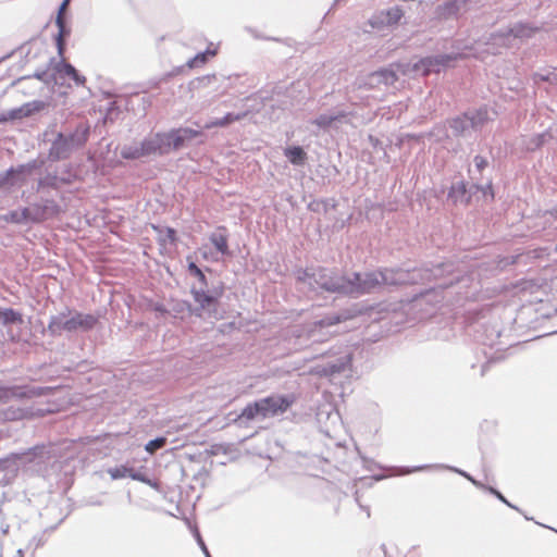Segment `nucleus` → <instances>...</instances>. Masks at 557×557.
<instances>
[{
    "label": "nucleus",
    "mask_w": 557,
    "mask_h": 557,
    "mask_svg": "<svg viewBox=\"0 0 557 557\" xmlns=\"http://www.w3.org/2000/svg\"><path fill=\"white\" fill-rule=\"evenodd\" d=\"M33 417L34 414L32 408L11 406L0 411V421L3 422L20 421L24 419H30Z\"/></svg>",
    "instance_id": "obj_25"
},
{
    "label": "nucleus",
    "mask_w": 557,
    "mask_h": 557,
    "mask_svg": "<svg viewBox=\"0 0 557 557\" xmlns=\"http://www.w3.org/2000/svg\"><path fill=\"white\" fill-rule=\"evenodd\" d=\"M453 263H438L432 269L421 268L412 270L383 269L366 273H352L343 276L326 268H306L295 272L297 287L305 293L325 290L358 297L372 293L382 285H404L440 280L446 273H453Z\"/></svg>",
    "instance_id": "obj_1"
},
{
    "label": "nucleus",
    "mask_w": 557,
    "mask_h": 557,
    "mask_svg": "<svg viewBox=\"0 0 557 557\" xmlns=\"http://www.w3.org/2000/svg\"><path fill=\"white\" fill-rule=\"evenodd\" d=\"M101 315H50L48 327L52 334L61 330L88 331L96 326Z\"/></svg>",
    "instance_id": "obj_10"
},
{
    "label": "nucleus",
    "mask_w": 557,
    "mask_h": 557,
    "mask_svg": "<svg viewBox=\"0 0 557 557\" xmlns=\"http://www.w3.org/2000/svg\"><path fill=\"white\" fill-rule=\"evenodd\" d=\"M354 85L357 88L374 89V88H379L383 84L381 83V79H380V76L377 75V73L372 72L366 76L358 77L356 79V82L354 83Z\"/></svg>",
    "instance_id": "obj_32"
},
{
    "label": "nucleus",
    "mask_w": 557,
    "mask_h": 557,
    "mask_svg": "<svg viewBox=\"0 0 557 557\" xmlns=\"http://www.w3.org/2000/svg\"><path fill=\"white\" fill-rule=\"evenodd\" d=\"M358 315H323L320 320L294 325L289 330V342L295 348H305L314 343L326 342L330 337L354 329Z\"/></svg>",
    "instance_id": "obj_3"
},
{
    "label": "nucleus",
    "mask_w": 557,
    "mask_h": 557,
    "mask_svg": "<svg viewBox=\"0 0 557 557\" xmlns=\"http://www.w3.org/2000/svg\"><path fill=\"white\" fill-rule=\"evenodd\" d=\"M351 355L346 354L334 360H329L323 364L317 366L315 372L323 377H333L345 372L351 366Z\"/></svg>",
    "instance_id": "obj_19"
},
{
    "label": "nucleus",
    "mask_w": 557,
    "mask_h": 557,
    "mask_svg": "<svg viewBox=\"0 0 557 557\" xmlns=\"http://www.w3.org/2000/svg\"><path fill=\"white\" fill-rule=\"evenodd\" d=\"M46 103L41 100H34L18 108L11 109L7 112L0 113V123H7L10 121L22 120L24 117L30 116L32 114L44 110Z\"/></svg>",
    "instance_id": "obj_18"
},
{
    "label": "nucleus",
    "mask_w": 557,
    "mask_h": 557,
    "mask_svg": "<svg viewBox=\"0 0 557 557\" xmlns=\"http://www.w3.org/2000/svg\"><path fill=\"white\" fill-rule=\"evenodd\" d=\"M148 473L145 467L133 468L131 467L129 479L145 483L147 481Z\"/></svg>",
    "instance_id": "obj_47"
},
{
    "label": "nucleus",
    "mask_w": 557,
    "mask_h": 557,
    "mask_svg": "<svg viewBox=\"0 0 557 557\" xmlns=\"http://www.w3.org/2000/svg\"><path fill=\"white\" fill-rule=\"evenodd\" d=\"M62 521H63V519H60L57 524L51 525V527L45 529L41 534L34 535L29 540L28 548H33L34 550H36L37 548L41 547L46 543L45 533L48 532V531H54L60 525V523Z\"/></svg>",
    "instance_id": "obj_39"
},
{
    "label": "nucleus",
    "mask_w": 557,
    "mask_h": 557,
    "mask_svg": "<svg viewBox=\"0 0 557 557\" xmlns=\"http://www.w3.org/2000/svg\"><path fill=\"white\" fill-rule=\"evenodd\" d=\"M375 72L380 76L381 83L385 86L393 85L397 81V75L393 70L382 69Z\"/></svg>",
    "instance_id": "obj_42"
},
{
    "label": "nucleus",
    "mask_w": 557,
    "mask_h": 557,
    "mask_svg": "<svg viewBox=\"0 0 557 557\" xmlns=\"http://www.w3.org/2000/svg\"><path fill=\"white\" fill-rule=\"evenodd\" d=\"M545 137H546L545 134L536 135L534 138V147H540L544 143Z\"/></svg>",
    "instance_id": "obj_59"
},
{
    "label": "nucleus",
    "mask_w": 557,
    "mask_h": 557,
    "mask_svg": "<svg viewBox=\"0 0 557 557\" xmlns=\"http://www.w3.org/2000/svg\"><path fill=\"white\" fill-rule=\"evenodd\" d=\"M488 112L485 108L475 111H468L462 115L456 116L449 121V126L455 136H470L472 132H478L488 121Z\"/></svg>",
    "instance_id": "obj_9"
},
{
    "label": "nucleus",
    "mask_w": 557,
    "mask_h": 557,
    "mask_svg": "<svg viewBox=\"0 0 557 557\" xmlns=\"http://www.w3.org/2000/svg\"><path fill=\"white\" fill-rule=\"evenodd\" d=\"M348 115L349 113L345 111L322 113L312 120L311 124L323 131L337 128L339 123L346 122Z\"/></svg>",
    "instance_id": "obj_22"
},
{
    "label": "nucleus",
    "mask_w": 557,
    "mask_h": 557,
    "mask_svg": "<svg viewBox=\"0 0 557 557\" xmlns=\"http://www.w3.org/2000/svg\"><path fill=\"white\" fill-rule=\"evenodd\" d=\"M554 334H557V329H555V330H544L542 333L533 335L532 337H529V338L524 339L523 342L534 341V339H537V338H541V337H545V336H550V335H554Z\"/></svg>",
    "instance_id": "obj_55"
},
{
    "label": "nucleus",
    "mask_w": 557,
    "mask_h": 557,
    "mask_svg": "<svg viewBox=\"0 0 557 557\" xmlns=\"http://www.w3.org/2000/svg\"><path fill=\"white\" fill-rule=\"evenodd\" d=\"M2 219L5 221V222H10V223H14V224H23V221L21 219V213L17 210H12L8 213H5Z\"/></svg>",
    "instance_id": "obj_53"
},
{
    "label": "nucleus",
    "mask_w": 557,
    "mask_h": 557,
    "mask_svg": "<svg viewBox=\"0 0 557 557\" xmlns=\"http://www.w3.org/2000/svg\"><path fill=\"white\" fill-rule=\"evenodd\" d=\"M188 271L190 275L198 278V286L194 285L191 288V293L195 301L200 306L203 310H215V306L218 300L221 298L223 294V287L218 286L211 289H207V278L201 269H199L196 263L190 262L188 264Z\"/></svg>",
    "instance_id": "obj_8"
},
{
    "label": "nucleus",
    "mask_w": 557,
    "mask_h": 557,
    "mask_svg": "<svg viewBox=\"0 0 557 557\" xmlns=\"http://www.w3.org/2000/svg\"><path fill=\"white\" fill-rule=\"evenodd\" d=\"M215 53H216V51L211 50V49H207L203 52H199L194 58H191L187 61L186 66L188 69L200 67L207 63L209 57H213V55H215Z\"/></svg>",
    "instance_id": "obj_36"
},
{
    "label": "nucleus",
    "mask_w": 557,
    "mask_h": 557,
    "mask_svg": "<svg viewBox=\"0 0 557 557\" xmlns=\"http://www.w3.org/2000/svg\"><path fill=\"white\" fill-rule=\"evenodd\" d=\"M12 509L21 522H27L33 516L40 515L25 491L15 494L12 500Z\"/></svg>",
    "instance_id": "obj_16"
},
{
    "label": "nucleus",
    "mask_w": 557,
    "mask_h": 557,
    "mask_svg": "<svg viewBox=\"0 0 557 557\" xmlns=\"http://www.w3.org/2000/svg\"><path fill=\"white\" fill-rule=\"evenodd\" d=\"M481 490H483L484 492H487L488 494L493 495L495 498H497L500 503H503L504 505H506L507 507L518 511V512H521V508H519L517 505L512 504L511 502H509L505 495L496 487L492 486V485H485L484 484V487H482Z\"/></svg>",
    "instance_id": "obj_37"
},
{
    "label": "nucleus",
    "mask_w": 557,
    "mask_h": 557,
    "mask_svg": "<svg viewBox=\"0 0 557 557\" xmlns=\"http://www.w3.org/2000/svg\"><path fill=\"white\" fill-rule=\"evenodd\" d=\"M121 156L126 160H136L146 157L143 144L124 145L121 149Z\"/></svg>",
    "instance_id": "obj_33"
},
{
    "label": "nucleus",
    "mask_w": 557,
    "mask_h": 557,
    "mask_svg": "<svg viewBox=\"0 0 557 557\" xmlns=\"http://www.w3.org/2000/svg\"><path fill=\"white\" fill-rule=\"evenodd\" d=\"M431 468L445 469V470L455 472V473L461 475L462 478L467 479L476 488L481 490L482 487H484V484L481 481L476 480L469 472H467V471H465V470H462L460 468H457L455 466H449V465H445V463H435V465H419V466L396 467V469L399 470V472L397 473L399 475H406V474H410V473H414V472H420V471H424V470L431 469Z\"/></svg>",
    "instance_id": "obj_14"
},
{
    "label": "nucleus",
    "mask_w": 557,
    "mask_h": 557,
    "mask_svg": "<svg viewBox=\"0 0 557 557\" xmlns=\"http://www.w3.org/2000/svg\"><path fill=\"white\" fill-rule=\"evenodd\" d=\"M176 233L173 228L166 227L165 231L160 235V240L163 245L173 244L176 240Z\"/></svg>",
    "instance_id": "obj_52"
},
{
    "label": "nucleus",
    "mask_w": 557,
    "mask_h": 557,
    "mask_svg": "<svg viewBox=\"0 0 557 557\" xmlns=\"http://www.w3.org/2000/svg\"><path fill=\"white\" fill-rule=\"evenodd\" d=\"M495 361H496L495 359L490 358L481 364V370H480L481 376H484L490 371L492 364L495 363Z\"/></svg>",
    "instance_id": "obj_57"
},
{
    "label": "nucleus",
    "mask_w": 557,
    "mask_h": 557,
    "mask_svg": "<svg viewBox=\"0 0 557 557\" xmlns=\"http://www.w3.org/2000/svg\"><path fill=\"white\" fill-rule=\"evenodd\" d=\"M535 82H547L549 84H557V69L547 71L546 73H536L534 75Z\"/></svg>",
    "instance_id": "obj_46"
},
{
    "label": "nucleus",
    "mask_w": 557,
    "mask_h": 557,
    "mask_svg": "<svg viewBox=\"0 0 557 557\" xmlns=\"http://www.w3.org/2000/svg\"><path fill=\"white\" fill-rule=\"evenodd\" d=\"M166 437L163 436V435H160V436H156L152 440H149L146 444H145V450L152 455L154 454L157 450L159 449H162L165 445H166Z\"/></svg>",
    "instance_id": "obj_40"
},
{
    "label": "nucleus",
    "mask_w": 557,
    "mask_h": 557,
    "mask_svg": "<svg viewBox=\"0 0 557 557\" xmlns=\"http://www.w3.org/2000/svg\"><path fill=\"white\" fill-rule=\"evenodd\" d=\"M55 24L59 28L58 36L55 38V44L58 48L59 55H63L64 47H65V40L64 38L70 35V29L65 25V21L63 16H57Z\"/></svg>",
    "instance_id": "obj_31"
},
{
    "label": "nucleus",
    "mask_w": 557,
    "mask_h": 557,
    "mask_svg": "<svg viewBox=\"0 0 557 557\" xmlns=\"http://www.w3.org/2000/svg\"><path fill=\"white\" fill-rule=\"evenodd\" d=\"M243 116L244 114L227 113L222 119H218V124H220V127H225L235 121H239Z\"/></svg>",
    "instance_id": "obj_51"
},
{
    "label": "nucleus",
    "mask_w": 557,
    "mask_h": 557,
    "mask_svg": "<svg viewBox=\"0 0 557 557\" xmlns=\"http://www.w3.org/2000/svg\"><path fill=\"white\" fill-rule=\"evenodd\" d=\"M41 163L37 160H33L26 164H21L16 168H13L14 172V186L21 187L27 184L29 177L32 176L35 170L40 169Z\"/></svg>",
    "instance_id": "obj_24"
},
{
    "label": "nucleus",
    "mask_w": 557,
    "mask_h": 557,
    "mask_svg": "<svg viewBox=\"0 0 557 557\" xmlns=\"http://www.w3.org/2000/svg\"><path fill=\"white\" fill-rule=\"evenodd\" d=\"M466 326L468 334L473 336V339L484 346L494 347L496 345L513 346L518 342L510 341L504 343L502 337H507V329L500 326L502 315H465Z\"/></svg>",
    "instance_id": "obj_7"
},
{
    "label": "nucleus",
    "mask_w": 557,
    "mask_h": 557,
    "mask_svg": "<svg viewBox=\"0 0 557 557\" xmlns=\"http://www.w3.org/2000/svg\"><path fill=\"white\" fill-rule=\"evenodd\" d=\"M454 281H458V277H454L449 283H440L429 290L416 293L412 299L406 300L408 304H414L409 310H414L417 305L440 302L443 299L441 290L453 285Z\"/></svg>",
    "instance_id": "obj_20"
},
{
    "label": "nucleus",
    "mask_w": 557,
    "mask_h": 557,
    "mask_svg": "<svg viewBox=\"0 0 557 557\" xmlns=\"http://www.w3.org/2000/svg\"><path fill=\"white\" fill-rule=\"evenodd\" d=\"M296 400L297 397L293 393H271L247 403L239 413L230 412L227 418L237 428L248 429L255 422L284 414L293 407Z\"/></svg>",
    "instance_id": "obj_2"
},
{
    "label": "nucleus",
    "mask_w": 557,
    "mask_h": 557,
    "mask_svg": "<svg viewBox=\"0 0 557 557\" xmlns=\"http://www.w3.org/2000/svg\"><path fill=\"white\" fill-rule=\"evenodd\" d=\"M356 502L358 503L359 507L364 510V512H367V516L370 517V507L369 506H363L359 503V499L358 497H356Z\"/></svg>",
    "instance_id": "obj_64"
},
{
    "label": "nucleus",
    "mask_w": 557,
    "mask_h": 557,
    "mask_svg": "<svg viewBox=\"0 0 557 557\" xmlns=\"http://www.w3.org/2000/svg\"><path fill=\"white\" fill-rule=\"evenodd\" d=\"M466 7V0H454L440 4L436 8V14L441 18H450L457 16L459 12Z\"/></svg>",
    "instance_id": "obj_27"
},
{
    "label": "nucleus",
    "mask_w": 557,
    "mask_h": 557,
    "mask_svg": "<svg viewBox=\"0 0 557 557\" xmlns=\"http://www.w3.org/2000/svg\"><path fill=\"white\" fill-rule=\"evenodd\" d=\"M323 414H325L327 419H330V418H331V416H332L330 412L324 411L323 409H320V410L318 411V413H317V419H318V421H321V419H322V416H323Z\"/></svg>",
    "instance_id": "obj_62"
},
{
    "label": "nucleus",
    "mask_w": 557,
    "mask_h": 557,
    "mask_svg": "<svg viewBox=\"0 0 557 557\" xmlns=\"http://www.w3.org/2000/svg\"><path fill=\"white\" fill-rule=\"evenodd\" d=\"M437 315H375L366 323L361 331L362 341L366 343H377L383 338L399 333L406 327L423 323H433L432 319Z\"/></svg>",
    "instance_id": "obj_4"
},
{
    "label": "nucleus",
    "mask_w": 557,
    "mask_h": 557,
    "mask_svg": "<svg viewBox=\"0 0 557 557\" xmlns=\"http://www.w3.org/2000/svg\"><path fill=\"white\" fill-rule=\"evenodd\" d=\"M448 199L454 203H468L470 201V194L467 190L463 182H457L451 185L448 191Z\"/></svg>",
    "instance_id": "obj_28"
},
{
    "label": "nucleus",
    "mask_w": 557,
    "mask_h": 557,
    "mask_svg": "<svg viewBox=\"0 0 557 557\" xmlns=\"http://www.w3.org/2000/svg\"><path fill=\"white\" fill-rule=\"evenodd\" d=\"M171 151H177L187 146L195 138L201 137L203 134L199 129L190 127L172 128L168 132Z\"/></svg>",
    "instance_id": "obj_17"
},
{
    "label": "nucleus",
    "mask_w": 557,
    "mask_h": 557,
    "mask_svg": "<svg viewBox=\"0 0 557 557\" xmlns=\"http://www.w3.org/2000/svg\"><path fill=\"white\" fill-rule=\"evenodd\" d=\"M18 211L21 213V219L23 221V224H27V223H35V224H37L38 223L34 219V216H35V206H34V203L30 205L29 207H25V208L18 209Z\"/></svg>",
    "instance_id": "obj_45"
},
{
    "label": "nucleus",
    "mask_w": 557,
    "mask_h": 557,
    "mask_svg": "<svg viewBox=\"0 0 557 557\" xmlns=\"http://www.w3.org/2000/svg\"><path fill=\"white\" fill-rule=\"evenodd\" d=\"M212 127H220V124H218V119L203 125V128H206V129H209Z\"/></svg>",
    "instance_id": "obj_63"
},
{
    "label": "nucleus",
    "mask_w": 557,
    "mask_h": 557,
    "mask_svg": "<svg viewBox=\"0 0 557 557\" xmlns=\"http://www.w3.org/2000/svg\"><path fill=\"white\" fill-rule=\"evenodd\" d=\"M51 458L50 446L44 443L32 447L11 451L0 458V485L12 484L20 473V469L30 463H41Z\"/></svg>",
    "instance_id": "obj_6"
},
{
    "label": "nucleus",
    "mask_w": 557,
    "mask_h": 557,
    "mask_svg": "<svg viewBox=\"0 0 557 557\" xmlns=\"http://www.w3.org/2000/svg\"><path fill=\"white\" fill-rule=\"evenodd\" d=\"M131 467L127 463H121L115 467H111L107 469L108 474L111 480H121L125 478H129Z\"/></svg>",
    "instance_id": "obj_38"
},
{
    "label": "nucleus",
    "mask_w": 557,
    "mask_h": 557,
    "mask_svg": "<svg viewBox=\"0 0 557 557\" xmlns=\"http://www.w3.org/2000/svg\"><path fill=\"white\" fill-rule=\"evenodd\" d=\"M235 329H236V321H231L228 323L222 324L220 326V332L223 334H230Z\"/></svg>",
    "instance_id": "obj_56"
},
{
    "label": "nucleus",
    "mask_w": 557,
    "mask_h": 557,
    "mask_svg": "<svg viewBox=\"0 0 557 557\" xmlns=\"http://www.w3.org/2000/svg\"><path fill=\"white\" fill-rule=\"evenodd\" d=\"M460 53H446L426 57L421 59L413 65L414 71L422 75H429L430 73H438L442 70L450 66V64L457 60Z\"/></svg>",
    "instance_id": "obj_13"
},
{
    "label": "nucleus",
    "mask_w": 557,
    "mask_h": 557,
    "mask_svg": "<svg viewBox=\"0 0 557 557\" xmlns=\"http://www.w3.org/2000/svg\"><path fill=\"white\" fill-rule=\"evenodd\" d=\"M285 157L294 165H304L307 160V153L300 146L288 147L284 150Z\"/></svg>",
    "instance_id": "obj_30"
},
{
    "label": "nucleus",
    "mask_w": 557,
    "mask_h": 557,
    "mask_svg": "<svg viewBox=\"0 0 557 557\" xmlns=\"http://www.w3.org/2000/svg\"><path fill=\"white\" fill-rule=\"evenodd\" d=\"M35 206V221L38 223L45 222L49 219L58 216L62 209L53 199L41 198L39 202L34 203Z\"/></svg>",
    "instance_id": "obj_21"
},
{
    "label": "nucleus",
    "mask_w": 557,
    "mask_h": 557,
    "mask_svg": "<svg viewBox=\"0 0 557 557\" xmlns=\"http://www.w3.org/2000/svg\"><path fill=\"white\" fill-rule=\"evenodd\" d=\"M358 454L362 460V466L367 471H374L375 469H382V466L376 462L375 460L368 458L367 456L362 455L361 451L358 449Z\"/></svg>",
    "instance_id": "obj_49"
},
{
    "label": "nucleus",
    "mask_w": 557,
    "mask_h": 557,
    "mask_svg": "<svg viewBox=\"0 0 557 557\" xmlns=\"http://www.w3.org/2000/svg\"><path fill=\"white\" fill-rule=\"evenodd\" d=\"M57 71L60 73V74H63L65 76H69L70 78H72L76 85H84L85 82H86V78L81 75L77 70L70 63H66V62H61L58 66H57Z\"/></svg>",
    "instance_id": "obj_34"
},
{
    "label": "nucleus",
    "mask_w": 557,
    "mask_h": 557,
    "mask_svg": "<svg viewBox=\"0 0 557 557\" xmlns=\"http://www.w3.org/2000/svg\"><path fill=\"white\" fill-rule=\"evenodd\" d=\"M70 3V0H63L60 8H59V12H58V16H63L67 5Z\"/></svg>",
    "instance_id": "obj_60"
},
{
    "label": "nucleus",
    "mask_w": 557,
    "mask_h": 557,
    "mask_svg": "<svg viewBox=\"0 0 557 557\" xmlns=\"http://www.w3.org/2000/svg\"><path fill=\"white\" fill-rule=\"evenodd\" d=\"M231 77H226L224 75H216V74H208L201 77L195 78L190 85L194 89H202L212 86L215 83H220L219 86L214 89L215 91H219L222 89V92L225 91L227 88H230L228 84H224L226 81H228Z\"/></svg>",
    "instance_id": "obj_23"
},
{
    "label": "nucleus",
    "mask_w": 557,
    "mask_h": 557,
    "mask_svg": "<svg viewBox=\"0 0 557 557\" xmlns=\"http://www.w3.org/2000/svg\"><path fill=\"white\" fill-rule=\"evenodd\" d=\"M10 525L4 522V520L1 521L0 531L1 534L7 535L9 533Z\"/></svg>",
    "instance_id": "obj_61"
},
{
    "label": "nucleus",
    "mask_w": 557,
    "mask_h": 557,
    "mask_svg": "<svg viewBox=\"0 0 557 557\" xmlns=\"http://www.w3.org/2000/svg\"><path fill=\"white\" fill-rule=\"evenodd\" d=\"M144 484L150 486L151 488H153L158 492L161 491V483L158 480L150 478L149 475L147 478V481Z\"/></svg>",
    "instance_id": "obj_58"
},
{
    "label": "nucleus",
    "mask_w": 557,
    "mask_h": 557,
    "mask_svg": "<svg viewBox=\"0 0 557 557\" xmlns=\"http://www.w3.org/2000/svg\"><path fill=\"white\" fill-rule=\"evenodd\" d=\"M50 387L32 386L27 384H0V404H8L11 400L32 399L47 395Z\"/></svg>",
    "instance_id": "obj_11"
},
{
    "label": "nucleus",
    "mask_w": 557,
    "mask_h": 557,
    "mask_svg": "<svg viewBox=\"0 0 557 557\" xmlns=\"http://www.w3.org/2000/svg\"><path fill=\"white\" fill-rule=\"evenodd\" d=\"M553 315H515L512 319H508L510 326L507 329V337L519 338L532 331H540L544 329L546 323Z\"/></svg>",
    "instance_id": "obj_12"
},
{
    "label": "nucleus",
    "mask_w": 557,
    "mask_h": 557,
    "mask_svg": "<svg viewBox=\"0 0 557 557\" xmlns=\"http://www.w3.org/2000/svg\"><path fill=\"white\" fill-rule=\"evenodd\" d=\"M473 163H474V170L469 169V173H470L472 180H479V177L475 175V173L481 174L482 171L488 165V161L486 158L478 154L474 157Z\"/></svg>",
    "instance_id": "obj_41"
},
{
    "label": "nucleus",
    "mask_w": 557,
    "mask_h": 557,
    "mask_svg": "<svg viewBox=\"0 0 557 557\" xmlns=\"http://www.w3.org/2000/svg\"><path fill=\"white\" fill-rule=\"evenodd\" d=\"M209 239L214 246L218 253L222 256H230L228 236L224 227H219L218 231L210 234Z\"/></svg>",
    "instance_id": "obj_26"
},
{
    "label": "nucleus",
    "mask_w": 557,
    "mask_h": 557,
    "mask_svg": "<svg viewBox=\"0 0 557 557\" xmlns=\"http://www.w3.org/2000/svg\"><path fill=\"white\" fill-rule=\"evenodd\" d=\"M90 126L79 123L71 133L55 129V124L44 132V140L50 144L48 159L51 162L67 160L74 151L83 148L88 141Z\"/></svg>",
    "instance_id": "obj_5"
},
{
    "label": "nucleus",
    "mask_w": 557,
    "mask_h": 557,
    "mask_svg": "<svg viewBox=\"0 0 557 557\" xmlns=\"http://www.w3.org/2000/svg\"><path fill=\"white\" fill-rule=\"evenodd\" d=\"M25 315H0V323L3 325L23 324Z\"/></svg>",
    "instance_id": "obj_50"
},
{
    "label": "nucleus",
    "mask_w": 557,
    "mask_h": 557,
    "mask_svg": "<svg viewBox=\"0 0 557 557\" xmlns=\"http://www.w3.org/2000/svg\"><path fill=\"white\" fill-rule=\"evenodd\" d=\"M11 187H15L13 168H10L5 172L0 173V189H9Z\"/></svg>",
    "instance_id": "obj_43"
},
{
    "label": "nucleus",
    "mask_w": 557,
    "mask_h": 557,
    "mask_svg": "<svg viewBox=\"0 0 557 557\" xmlns=\"http://www.w3.org/2000/svg\"><path fill=\"white\" fill-rule=\"evenodd\" d=\"M381 15L384 16V20L381 21L382 24L395 25L403 17L404 11L396 5L383 11Z\"/></svg>",
    "instance_id": "obj_35"
},
{
    "label": "nucleus",
    "mask_w": 557,
    "mask_h": 557,
    "mask_svg": "<svg viewBox=\"0 0 557 557\" xmlns=\"http://www.w3.org/2000/svg\"><path fill=\"white\" fill-rule=\"evenodd\" d=\"M146 157L165 156L171 152L168 132H158L144 138L141 141Z\"/></svg>",
    "instance_id": "obj_15"
},
{
    "label": "nucleus",
    "mask_w": 557,
    "mask_h": 557,
    "mask_svg": "<svg viewBox=\"0 0 557 557\" xmlns=\"http://www.w3.org/2000/svg\"><path fill=\"white\" fill-rule=\"evenodd\" d=\"M474 188L475 190H481L483 196H490L491 199L494 198V193H493V188H492V181H487V183L483 186V185H479V184H473L471 189Z\"/></svg>",
    "instance_id": "obj_54"
},
{
    "label": "nucleus",
    "mask_w": 557,
    "mask_h": 557,
    "mask_svg": "<svg viewBox=\"0 0 557 557\" xmlns=\"http://www.w3.org/2000/svg\"><path fill=\"white\" fill-rule=\"evenodd\" d=\"M57 176L48 175L46 177H42L38 181L37 186L35 190L37 193L44 190L46 187H55Z\"/></svg>",
    "instance_id": "obj_48"
},
{
    "label": "nucleus",
    "mask_w": 557,
    "mask_h": 557,
    "mask_svg": "<svg viewBox=\"0 0 557 557\" xmlns=\"http://www.w3.org/2000/svg\"><path fill=\"white\" fill-rule=\"evenodd\" d=\"M191 531V534L195 539V541L197 542V545L199 546V548L201 549V552L203 553L205 557H212L203 539H202V535L199 531V529L197 527H194L190 529Z\"/></svg>",
    "instance_id": "obj_44"
},
{
    "label": "nucleus",
    "mask_w": 557,
    "mask_h": 557,
    "mask_svg": "<svg viewBox=\"0 0 557 557\" xmlns=\"http://www.w3.org/2000/svg\"><path fill=\"white\" fill-rule=\"evenodd\" d=\"M537 28L531 26L530 24L525 23H516L512 26H510L505 35L506 36H512L515 38H530L533 36V34L536 32Z\"/></svg>",
    "instance_id": "obj_29"
}]
</instances>
